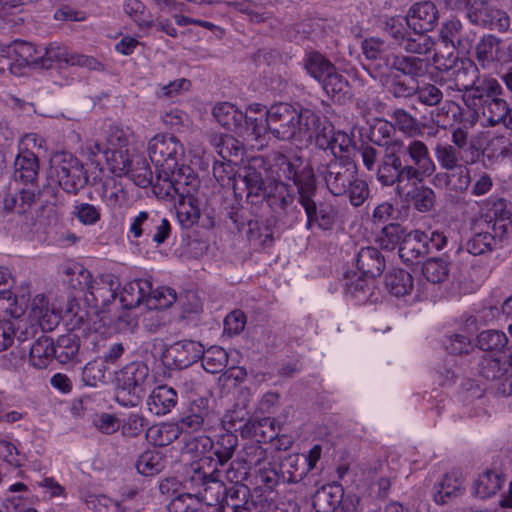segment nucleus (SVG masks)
<instances>
[{"label":"nucleus","mask_w":512,"mask_h":512,"mask_svg":"<svg viewBox=\"0 0 512 512\" xmlns=\"http://www.w3.org/2000/svg\"><path fill=\"white\" fill-rule=\"evenodd\" d=\"M294 141L312 143L330 155L331 162L337 159L348 162L354 150L352 138L345 132L336 131L333 124L310 109L299 111V121Z\"/></svg>","instance_id":"obj_2"},{"label":"nucleus","mask_w":512,"mask_h":512,"mask_svg":"<svg viewBox=\"0 0 512 512\" xmlns=\"http://www.w3.org/2000/svg\"><path fill=\"white\" fill-rule=\"evenodd\" d=\"M323 90L327 93V95L333 97L344 96L348 93L349 83L348 80L337 70V68H333V72L329 73V76H326L320 82Z\"/></svg>","instance_id":"obj_54"},{"label":"nucleus","mask_w":512,"mask_h":512,"mask_svg":"<svg viewBox=\"0 0 512 512\" xmlns=\"http://www.w3.org/2000/svg\"><path fill=\"white\" fill-rule=\"evenodd\" d=\"M406 230L398 223L384 226L376 237V242L382 249L394 250L403 241Z\"/></svg>","instance_id":"obj_52"},{"label":"nucleus","mask_w":512,"mask_h":512,"mask_svg":"<svg viewBox=\"0 0 512 512\" xmlns=\"http://www.w3.org/2000/svg\"><path fill=\"white\" fill-rule=\"evenodd\" d=\"M434 47L433 39L427 32H410L403 44L400 46L408 54L427 55Z\"/></svg>","instance_id":"obj_50"},{"label":"nucleus","mask_w":512,"mask_h":512,"mask_svg":"<svg viewBox=\"0 0 512 512\" xmlns=\"http://www.w3.org/2000/svg\"><path fill=\"white\" fill-rule=\"evenodd\" d=\"M511 368L509 355H484L479 364V373L487 380L501 383Z\"/></svg>","instance_id":"obj_27"},{"label":"nucleus","mask_w":512,"mask_h":512,"mask_svg":"<svg viewBox=\"0 0 512 512\" xmlns=\"http://www.w3.org/2000/svg\"><path fill=\"white\" fill-rule=\"evenodd\" d=\"M356 266L362 276L374 279L382 274L386 262L377 248L364 247L357 254Z\"/></svg>","instance_id":"obj_23"},{"label":"nucleus","mask_w":512,"mask_h":512,"mask_svg":"<svg viewBox=\"0 0 512 512\" xmlns=\"http://www.w3.org/2000/svg\"><path fill=\"white\" fill-rule=\"evenodd\" d=\"M125 12L137 23L138 26L144 28L153 27L154 21L147 12L145 4L140 0H127L124 4Z\"/></svg>","instance_id":"obj_59"},{"label":"nucleus","mask_w":512,"mask_h":512,"mask_svg":"<svg viewBox=\"0 0 512 512\" xmlns=\"http://www.w3.org/2000/svg\"><path fill=\"white\" fill-rule=\"evenodd\" d=\"M463 480L457 471L446 473L436 487L434 500L438 504H446L463 494Z\"/></svg>","instance_id":"obj_33"},{"label":"nucleus","mask_w":512,"mask_h":512,"mask_svg":"<svg viewBox=\"0 0 512 512\" xmlns=\"http://www.w3.org/2000/svg\"><path fill=\"white\" fill-rule=\"evenodd\" d=\"M428 252V233L419 230L406 233L399 247L401 259L407 263H413Z\"/></svg>","instance_id":"obj_24"},{"label":"nucleus","mask_w":512,"mask_h":512,"mask_svg":"<svg viewBox=\"0 0 512 512\" xmlns=\"http://www.w3.org/2000/svg\"><path fill=\"white\" fill-rule=\"evenodd\" d=\"M439 19V12L436 5L430 1L413 4L406 16V24L409 29L415 32L432 31Z\"/></svg>","instance_id":"obj_18"},{"label":"nucleus","mask_w":512,"mask_h":512,"mask_svg":"<svg viewBox=\"0 0 512 512\" xmlns=\"http://www.w3.org/2000/svg\"><path fill=\"white\" fill-rule=\"evenodd\" d=\"M14 179L24 185H34L38 177V157L27 148H20L14 162Z\"/></svg>","instance_id":"obj_20"},{"label":"nucleus","mask_w":512,"mask_h":512,"mask_svg":"<svg viewBox=\"0 0 512 512\" xmlns=\"http://www.w3.org/2000/svg\"><path fill=\"white\" fill-rule=\"evenodd\" d=\"M104 159L113 173H129L132 171L133 149L105 150Z\"/></svg>","instance_id":"obj_45"},{"label":"nucleus","mask_w":512,"mask_h":512,"mask_svg":"<svg viewBox=\"0 0 512 512\" xmlns=\"http://www.w3.org/2000/svg\"><path fill=\"white\" fill-rule=\"evenodd\" d=\"M437 162L445 170H454L462 165L472 164L473 156L467 157L449 143H437L434 148Z\"/></svg>","instance_id":"obj_35"},{"label":"nucleus","mask_w":512,"mask_h":512,"mask_svg":"<svg viewBox=\"0 0 512 512\" xmlns=\"http://www.w3.org/2000/svg\"><path fill=\"white\" fill-rule=\"evenodd\" d=\"M176 209L181 222H197L201 216V205L195 194H176Z\"/></svg>","instance_id":"obj_47"},{"label":"nucleus","mask_w":512,"mask_h":512,"mask_svg":"<svg viewBox=\"0 0 512 512\" xmlns=\"http://www.w3.org/2000/svg\"><path fill=\"white\" fill-rule=\"evenodd\" d=\"M440 38L445 44H450L460 54H469L476 39V32L463 25L458 19L443 23Z\"/></svg>","instance_id":"obj_15"},{"label":"nucleus","mask_w":512,"mask_h":512,"mask_svg":"<svg viewBox=\"0 0 512 512\" xmlns=\"http://www.w3.org/2000/svg\"><path fill=\"white\" fill-rule=\"evenodd\" d=\"M492 8L485 1L474 2L467 9V18L472 24L487 28L488 25H491L490 14Z\"/></svg>","instance_id":"obj_61"},{"label":"nucleus","mask_w":512,"mask_h":512,"mask_svg":"<svg viewBox=\"0 0 512 512\" xmlns=\"http://www.w3.org/2000/svg\"><path fill=\"white\" fill-rule=\"evenodd\" d=\"M275 163L269 168H255L248 166L237 174L229 163L215 162L213 166V175L219 189L232 190L238 189V183L241 182L249 192H291L294 188L296 192H314L316 189L315 175L313 170L307 165L303 166L301 157L288 158L286 155L278 153L274 158Z\"/></svg>","instance_id":"obj_1"},{"label":"nucleus","mask_w":512,"mask_h":512,"mask_svg":"<svg viewBox=\"0 0 512 512\" xmlns=\"http://www.w3.org/2000/svg\"><path fill=\"white\" fill-rule=\"evenodd\" d=\"M31 315L38 322L42 331L53 330L59 323V316L49 309L44 297H36L32 303Z\"/></svg>","instance_id":"obj_43"},{"label":"nucleus","mask_w":512,"mask_h":512,"mask_svg":"<svg viewBox=\"0 0 512 512\" xmlns=\"http://www.w3.org/2000/svg\"><path fill=\"white\" fill-rule=\"evenodd\" d=\"M203 441V447H209L213 456L216 457V459H214L212 456H207L206 458H211L212 462L206 464L205 467L214 463L213 468L217 467L221 469L223 473H225L227 480L231 482L235 480L238 482V477L234 470L233 462L230 463L229 468H226L228 462L231 460L235 452L236 447L238 446L237 435L231 432H226L221 434L215 442L209 437H205Z\"/></svg>","instance_id":"obj_10"},{"label":"nucleus","mask_w":512,"mask_h":512,"mask_svg":"<svg viewBox=\"0 0 512 512\" xmlns=\"http://www.w3.org/2000/svg\"><path fill=\"white\" fill-rule=\"evenodd\" d=\"M210 462H212L211 458H201L198 462L191 464L185 483L194 490L192 496L198 502H204L208 506L215 505L224 499L230 507L232 502L243 503L248 500V487L235 484L226 488L222 479L224 473L221 469L215 467L211 471L205 470V465Z\"/></svg>","instance_id":"obj_3"},{"label":"nucleus","mask_w":512,"mask_h":512,"mask_svg":"<svg viewBox=\"0 0 512 512\" xmlns=\"http://www.w3.org/2000/svg\"><path fill=\"white\" fill-rule=\"evenodd\" d=\"M52 166L48 171L47 184L44 189L56 192L59 188L63 192H78L88 182V177L80 161L69 152L55 153Z\"/></svg>","instance_id":"obj_5"},{"label":"nucleus","mask_w":512,"mask_h":512,"mask_svg":"<svg viewBox=\"0 0 512 512\" xmlns=\"http://www.w3.org/2000/svg\"><path fill=\"white\" fill-rule=\"evenodd\" d=\"M490 213L492 215L488 216L493 217L492 236H495V240L498 243L507 238L512 232V213L507 209L503 199L493 203Z\"/></svg>","instance_id":"obj_29"},{"label":"nucleus","mask_w":512,"mask_h":512,"mask_svg":"<svg viewBox=\"0 0 512 512\" xmlns=\"http://www.w3.org/2000/svg\"><path fill=\"white\" fill-rule=\"evenodd\" d=\"M503 88L495 78H484L473 94L463 96L466 107L482 115L490 126L503 124L512 129V107L501 96Z\"/></svg>","instance_id":"obj_4"},{"label":"nucleus","mask_w":512,"mask_h":512,"mask_svg":"<svg viewBox=\"0 0 512 512\" xmlns=\"http://www.w3.org/2000/svg\"><path fill=\"white\" fill-rule=\"evenodd\" d=\"M407 162L411 161L415 166L424 170L427 176H430L436 170L427 145L417 139H412L406 143Z\"/></svg>","instance_id":"obj_36"},{"label":"nucleus","mask_w":512,"mask_h":512,"mask_svg":"<svg viewBox=\"0 0 512 512\" xmlns=\"http://www.w3.org/2000/svg\"><path fill=\"white\" fill-rule=\"evenodd\" d=\"M54 358V342L48 336H40L30 348L29 361L37 369L48 367Z\"/></svg>","instance_id":"obj_39"},{"label":"nucleus","mask_w":512,"mask_h":512,"mask_svg":"<svg viewBox=\"0 0 512 512\" xmlns=\"http://www.w3.org/2000/svg\"><path fill=\"white\" fill-rule=\"evenodd\" d=\"M181 429L179 424H164L157 427H151L147 431V437L151 439L155 446L164 447L175 441L179 437Z\"/></svg>","instance_id":"obj_53"},{"label":"nucleus","mask_w":512,"mask_h":512,"mask_svg":"<svg viewBox=\"0 0 512 512\" xmlns=\"http://www.w3.org/2000/svg\"><path fill=\"white\" fill-rule=\"evenodd\" d=\"M213 116L225 129L235 133L244 130L245 114L229 102L218 103L213 108Z\"/></svg>","instance_id":"obj_28"},{"label":"nucleus","mask_w":512,"mask_h":512,"mask_svg":"<svg viewBox=\"0 0 512 512\" xmlns=\"http://www.w3.org/2000/svg\"><path fill=\"white\" fill-rule=\"evenodd\" d=\"M178 396L174 388L167 385L155 387L147 398L148 410L157 416L169 413L177 404Z\"/></svg>","instance_id":"obj_26"},{"label":"nucleus","mask_w":512,"mask_h":512,"mask_svg":"<svg viewBox=\"0 0 512 512\" xmlns=\"http://www.w3.org/2000/svg\"><path fill=\"white\" fill-rule=\"evenodd\" d=\"M391 70L397 71L412 81L424 77L430 68V61L415 55L396 54Z\"/></svg>","instance_id":"obj_22"},{"label":"nucleus","mask_w":512,"mask_h":512,"mask_svg":"<svg viewBox=\"0 0 512 512\" xmlns=\"http://www.w3.org/2000/svg\"><path fill=\"white\" fill-rule=\"evenodd\" d=\"M282 483L296 484L305 479L308 474L307 461L300 454H290L280 463Z\"/></svg>","instance_id":"obj_31"},{"label":"nucleus","mask_w":512,"mask_h":512,"mask_svg":"<svg viewBox=\"0 0 512 512\" xmlns=\"http://www.w3.org/2000/svg\"><path fill=\"white\" fill-rule=\"evenodd\" d=\"M502 483L503 478L498 472L487 470L480 474L475 481V492L481 498H489L500 490Z\"/></svg>","instance_id":"obj_48"},{"label":"nucleus","mask_w":512,"mask_h":512,"mask_svg":"<svg viewBox=\"0 0 512 512\" xmlns=\"http://www.w3.org/2000/svg\"><path fill=\"white\" fill-rule=\"evenodd\" d=\"M79 275L83 279V282H80L82 289L91 296L95 305L108 306L117 297L120 281L116 275L105 273L93 280L86 269H81Z\"/></svg>","instance_id":"obj_11"},{"label":"nucleus","mask_w":512,"mask_h":512,"mask_svg":"<svg viewBox=\"0 0 512 512\" xmlns=\"http://www.w3.org/2000/svg\"><path fill=\"white\" fill-rule=\"evenodd\" d=\"M395 134V126L393 123L380 119L371 128L369 139L370 141L379 146L380 148L393 141Z\"/></svg>","instance_id":"obj_58"},{"label":"nucleus","mask_w":512,"mask_h":512,"mask_svg":"<svg viewBox=\"0 0 512 512\" xmlns=\"http://www.w3.org/2000/svg\"><path fill=\"white\" fill-rule=\"evenodd\" d=\"M413 283L412 275L404 269H393L385 276L387 291L396 297L409 294L413 289Z\"/></svg>","instance_id":"obj_40"},{"label":"nucleus","mask_w":512,"mask_h":512,"mask_svg":"<svg viewBox=\"0 0 512 512\" xmlns=\"http://www.w3.org/2000/svg\"><path fill=\"white\" fill-rule=\"evenodd\" d=\"M177 301L176 291L170 287H161L156 290L151 289V294L147 298V308L149 310L166 309Z\"/></svg>","instance_id":"obj_56"},{"label":"nucleus","mask_w":512,"mask_h":512,"mask_svg":"<svg viewBox=\"0 0 512 512\" xmlns=\"http://www.w3.org/2000/svg\"><path fill=\"white\" fill-rule=\"evenodd\" d=\"M106 366L102 360L88 362L82 369V381L85 385L95 387L97 383L103 382Z\"/></svg>","instance_id":"obj_63"},{"label":"nucleus","mask_w":512,"mask_h":512,"mask_svg":"<svg viewBox=\"0 0 512 512\" xmlns=\"http://www.w3.org/2000/svg\"><path fill=\"white\" fill-rule=\"evenodd\" d=\"M343 489L338 484H328L318 489L312 498L313 508L317 512H332L341 503Z\"/></svg>","instance_id":"obj_32"},{"label":"nucleus","mask_w":512,"mask_h":512,"mask_svg":"<svg viewBox=\"0 0 512 512\" xmlns=\"http://www.w3.org/2000/svg\"><path fill=\"white\" fill-rule=\"evenodd\" d=\"M75 53L59 42H52L44 48V53L41 54L40 68L49 69L53 63L70 65V60L74 58Z\"/></svg>","instance_id":"obj_42"},{"label":"nucleus","mask_w":512,"mask_h":512,"mask_svg":"<svg viewBox=\"0 0 512 512\" xmlns=\"http://www.w3.org/2000/svg\"><path fill=\"white\" fill-rule=\"evenodd\" d=\"M303 63L307 73L319 83L335 68V65L318 51L307 53Z\"/></svg>","instance_id":"obj_41"},{"label":"nucleus","mask_w":512,"mask_h":512,"mask_svg":"<svg viewBox=\"0 0 512 512\" xmlns=\"http://www.w3.org/2000/svg\"><path fill=\"white\" fill-rule=\"evenodd\" d=\"M200 359L205 371L211 374L223 371L228 363L226 351L219 346H212L206 351L203 349V355H201Z\"/></svg>","instance_id":"obj_51"},{"label":"nucleus","mask_w":512,"mask_h":512,"mask_svg":"<svg viewBox=\"0 0 512 512\" xmlns=\"http://www.w3.org/2000/svg\"><path fill=\"white\" fill-rule=\"evenodd\" d=\"M382 156L377 166V178L380 182L392 180L396 169L407 162L406 143L401 139H394L381 147Z\"/></svg>","instance_id":"obj_14"},{"label":"nucleus","mask_w":512,"mask_h":512,"mask_svg":"<svg viewBox=\"0 0 512 512\" xmlns=\"http://www.w3.org/2000/svg\"><path fill=\"white\" fill-rule=\"evenodd\" d=\"M131 133L118 126H111L107 131L106 150L132 149L130 145Z\"/></svg>","instance_id":"obj_64"},{"label":"nucleus","mask_w":512,"mask_h":512,"mask_svg":"<svg viewBox=\"0 0 512 512\" xmlns=\"http://www.w3.org/2000/svg\"><path fill=\"white\" fill-rule=\"evenodd\" d=\"M475 59L484 70L504 65L503 40L493 34H484L475 46Z\"/></svg>","instance_id":"obj_16"},{"label":"nucleus","mask_w":512,"mask_h":512,"mask_svg":"<svg viewBox=\"0 0 512 512\" xmlns=\"http://www.w3.org/2000/svg\"><path fill=\"white\" fill-rule=\"evenodd\" d=\"M164 455L156 450L143 452L136 461V469L143 476L151 477L165 468Z\"/></svg>","instance_id":"obj_44"},{"label":"nucleus","mask_w":512,"mask_h":512,"mask_svg":"<svg viewBox=\"0 0 512 512\" xmlns=\"http://www.w3.org/2000/svg\"><path fill=\"white\" fill-rule=\"evenodd\" d=\"M508 338L503 331L488 329L476 337V346L486 355H506Z\"/></svg>","instance_id":"obj_34"},{"label":"nucleus","mask_w":512,"mask_h":512,"mask_svg":"<svg viewBox=\"0 0 512 512\" xmlns=\"http://www.w3.org/2000/svg\"><path fill=\"white\" fill-rule=\"evenodd\" d=\"M361 49L365 58L379 73L391 70L396 53L391 52L386 41L371 37L362 41Z\"/></svg>","instance_id":"obj_19"},{"label":"nucleus","mask_w":512,"mask_h":512,"mask_svg":"<svg viewBox=\"0 0 512 512\" xmlns=\"http://www.w3.org/2000/svg\"><path fill=\"white\" fill-rule=\"evenodd\" d=\"M149 376V368L144 362L134 361L125 365L117 377V401L124 406H136L149 387Z\"/></svg>","instance_id":"obj_6"},{"label":"nucleus","mask_w":512,"mask_h":512,"mask_svg":"<svg viewBox=\"0 0 512 512\" xmlns=\"http://www.w3.org/2000/svg\"><path fill=\"white\" fill-rule=\"evenodd\" d=\"M80 349L79 337L73 333L61 335L54 343V358L60 364H69L77 361Z\"/></svg>","instance_id":"obj_37"},{"label":"nucleus","mask_w":512,"mask_h":512,"mask_svg":"<svg viewBox=\"0 0 512 512\" xmlns=\"http://www.w3.org/2000/svg\"><path fill=\"white\" fill-rule=\"evenodd\" d=\"M446 87V80L443 77L435 80V83L417 84L416 97L418 101L425 106H437L444 97V91L441 89Z\"/></svg>","instance_id":"obj_46"},{"label":"nucleus","mask_w":512,"mask_h":512,"mask_svg":"<svg viewBox=\"0 0 512 512\" xmlns=\"http://www.w3.org/2000/svg\"><path fill=\"white\" fill-rule=\"evenodd\" d=\"M391 118L394 121L395 129L397 128L405 135L412 137L420 132L417 119L405 109L398 108L393 110Z\"/></svg>","instance_id":"obj_57"},{"label":"nucleus","mask_w":512,"mask_h":512,"mask_svg":"<svg viewBox=\"0 0 512 512\" xmlns=\"http://www.w3.org/2000/svg\"><path fill=\"white\" fill-rule=\"evenodd\" d=\"M149 159L157 170V179L168 175L172 169L178 167L184 158L185 149L181 141L173 134H157L151 138L147 145Z\"/></svg>","instance_id":"obj_7"},{"label":"nucleus","mask_w":512,"mask_h":512,"mask_svg":"<svg viewBox=\"0 0 512 512\" xmlns=\"http://www.w3.org/2000/svg\"><path fill=\"white\" fill-rule=\"evenodd\" d=\"M211 142L218 155L229 164H237L242 160L244 146L232 135H214Z\"/></svg>","instance_id":"obj_30"},{"label":"nucleus","mask_w":512,"mask_h":512,"mask_svg":"<svg viewBox=\"0 0 512 512\" xmlns=\"http://www.w3.org/2000/svg\"><path fill=\"white\" fill-rule=\"evenodd\" d=\"M311 195L312 194H299V201L307 214L308 226L316 223L324 230L330 229L334 223L336 212L329 205L321 204L320 207H317Z\"/></svg>","instance_id":"obj_21"},{"label":"nucleus","mask_w":512,"mask_h":512,"mask_svg":"<svg viewBox=\"0 0 512 512\" xmlns=\"http://www.w3.org/2000/svg\"><path fill=\"white\" fill-rule=\"evenodd\" d=\"M167 174L153 184V192H197L201 188L202 181L190 166L182 165Z\"/></svg>","instance_id":"obj_12"},{"label":"nucleus","mask_w":512,"mask_h":512,"mask_svg":"<svg viewBox=\"0 0 512 512\" xmlns=\"http://www.w3.org/2000/svg\"><path fill=\"white\" fill-rule=\"evenodd\" d=\"M449 80H446L445 93L450 96L452 92H463V96L473 94L479 87V69L470 59L456 60L452 66L445 69Z\"/></svg>","instance_id":"obj_9"},{"label":"nucleus","mask_w":512,"mask_h":512,"mask_svg":"<svg viewBox=\"0 0 512 512\" xmlns=\"http://www.w3.org/2000/svg\"><path fill=\"white\" fill-rule=\"evenodd\" d=\"M266 457V450L259 441H248L239 451L237 461L244 464L247 469H252L263 464Z\"/></svg>","instance_id":"obj_49"},{"label":"nucleus","mask_w":512,"mask_h":512,"mask_svg":"<svg viewBox=\"0 0 512 512\" xmlns=\"http://www.w3.org/2000/svg\"><path fill=\"white\" fill-rule=\"evenodd\" d=\"M203 355V345L193 340H180L171 344L163 356L171 361L175 368H187L197 362Z\"/></svg>","instance_id":"obj_17"},{"label":"nucleus","mask_w":512,"mask_h":512,"mask_svg":"<svg viewBox=\"0 0 512 512\" xmlns=\"http://www.w3.org/2000/svg\"><path fill=\"white\" fill-rule=\"evenodd\" d=\"M451 145L463 153L467 157L473 156V161L476 162L480 156V151L474 144L468 141V132L462 128H457L452 132Z\"/></svg>","instance_id":"obj_62"},{"label":"nucleus","mask_w":512,"mask_h":512,"mask_svg":"<svg viewBox=\"0 0 512 512\" xmlns=\"http://www.w3.org/2000/svg\"><path fill=\"white\" fill-rule=\"evenodd\" d=\"M299 111L288 103L271 106L265 113L267 129L279 140L294 141L299 121Z\"/></svg>","instance_id":"obj_8"},{"label":"nucleus","mask_w":512,"mask_h":512,"mask_svg":"<svg viewBox=\"0 0 512 512\" xmlns=\"http://www.w3.org/2000/svg\"><path fill=\"white\" fill-rule=\"evenodd\" d=\"M422 273L429 282L437 284L447 279L449 267L442 258H429L423 263Z\"/></svg>","instance_id":"obj_55"},{"label":"nucleus","mask_w":512,"mask_h":512,"mask_svg":"<svg viewBox=\"0 0 512 512\" xmlns=\"http://www.w3.org/2000/svg\"><path fill=\"white\" fill-rule=\"evenodd\" d=\"M209 402L210 399L206 396L191 399L188 410L178 422L181 431L187 433L205 431L211 425L212 411Z\"/></svg>","instance_id":"obj_13"},{"label":"nucleus","mask_w":512,"mask_h":512,"mask_svg":"<svg viewBox=\"0 0 512 512\" xmlns=\"http://www.w3.org/2000/svg\"><path fill=\"white\" fill-rule=\"evenodd\" d=\"M497 245L495 236L489 232L475 234L466 244L467 251L472 255H482L492 251Z\"/></svg>","instance_id":"obj_60"},{"label":"nucleus","mask_w":512,"mask_h":512,"mask_svg":"<svg viewBox=\"0 0 512 512\" xmlns=\"http://www.w3.org/2000/svg\"><path fill=\"white\" fill-rule=\"evenodd\" d=\"M151 294V281L137 279L127 283L121 293L120 302L125 309H133L141 304L147 307V298Z\"/></svg>","instance_id":"obj_25"},{"label":"nucleus","mask_w":512,"mask_h":512,"mask_svg":"<svg viewBox=\"0 0 512 512\" xmlns=\"http://www.w3.org/2000/svg\"><path fill=\"white\" fill-rule=\"evenodd\" d=\"M8 53H13L14 60L19 66H29L40 68L41 55L37 48L29 42L15 40L11 43V48H4Z\"/></svg>","instance_id":"obj_38"}]
</instances>
